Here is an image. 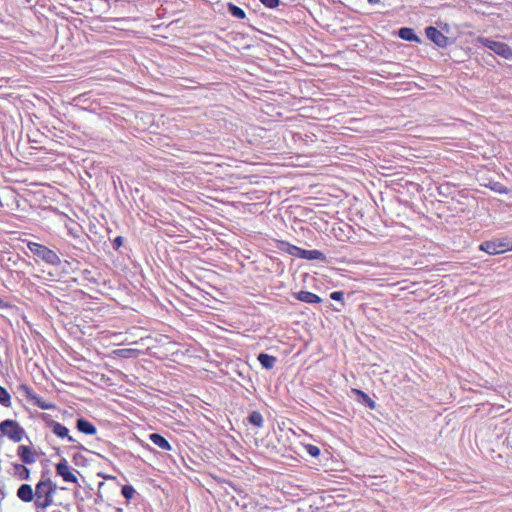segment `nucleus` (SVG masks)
I'll return each instance as SVG.
<instances>
[{
    "instance_id": "nucleus-19",
    "label": "nucleus",
    "mask_w": 512,
    "mask_h": 512,
    "mask_svg": "<svg viewBox=\"0 0 512 512\" xmlns=\"http://www.w3.org/2000/svg\"><path fill=\"white\" fill-rule=\"evenodd\" d=\"M248 421L249 423H251L253 426L255 427H262L263 426V423H264V419H263V416L261 415L260 412L258 411H253L249 417H248Z\"/></svg>"
},
{
    "instance_id": "nucleus-23",
    "label": "nucleus",
    "mask_w": 512,
    "mask_h": 512,
    "mask_svg": "<svg viewBox=\"0 0 512 512\" xmlns=\"http://www.w3.org/2000/svg\"><path fill=\"white\" fill-rule=\"evenodd\" d=\"M353 392L358 394L363 399V401L368 405L369 408H375V402L366 393L357 389H354Z\"/></svg>"
},
{
    "instance_id": "nucleus-24",
    "label": "nucleus",
    "mask_w": 512,
    "mask_h": 512,
    "mask_svg": "<svg viewBox=\"0 0 512 512\" xmlns=\"http://www.w3.org/2000/svg\"><path fill=\"white\" fill-rule=\"evenodd\" d=\"M135 494V489L131 485H125L122 488V495L127 499L130 500L133 498Z\"/></svg>"
},
{
    "instance_id": "nucleus-31",
    "label": "nucleus",
    "mask_w": 512,
    "mask_h": 512,
    "mask_svg": "<svg viewBox=\"0 0 512 512\" xmlns=\"http://www.w3.org/2000/svg\"><path fill=\"white\" fill-rule=\"evenodd\" d=\"M3 305V301L0 299V307H2Z\"/></svg>"
},
{
    "instance_id": "nucleus-9",
    "label": "nucleus",
    "mask_w": 512,
    "mask_h": 512,
    "mask_svg": "<svg viewBox=\"0 0 512 512\" xmlns=\"http://www.w3.org/2000/svg\"><path fill=\"white\" fill-rule=\"evenodd\" d=\"M296 298L302 302H305V303H320L321 302V298L312 293V292H308V291H300L296 294Z\"/></svg>"
},
{
    "instance_id": "nucleus-22",
    "label": "nucleus",
    "mask_w": 512,
    "mask_h": 512,
    "mask_svg": "<svg viewBox=\"0 0 512 512\" xmlns=\"http://www.w3.org/2000/svg\"><path fill=\"white\" fill-rule=\"evenodd\" d=\"M16 473L19 475L21 479L27 480L29 479L30 471L24 465L16 464L15 465Z\"/></svg>"
},
{
    "instance_id": "nucleus-6",
    "label": "nucleus",
    "mask_w": 512,
    "mask_h": 512,
    "mask_svg": "<svg viewBox=\"0 0 512 512\" xmlns=\"http://www.w3.org/2000/svg\"><path fill=\"white\" fill-rule=\"evenodd\" d=\"M427 37L439 47H445L448 44V38L435 27L426 28Z\"/></svg>"
},
{
    "instance_id": "nucleus-3",
    "label": "nucleus",
    "mask_w": 512,
    "mask_h": 512,
    "mask_svg": "<svg viewBox=\"0 0 512 512\" xmlns=\"http://www.w3.org/2000/svg\"><path fill=\"white\" fill-rule=\"evenodd\" d=\"M0 432L11 441L18 443L26 435L25 430L14 420L7 419L0 423Z\"/></svg>"
},
{
    "instance_id": "nucleus-13",
    "label": "nucleus",
    "mask_w": 512,
    "mask_h": 512,
    "mask_svg": "<svg viewBox=\"0 0 512 512\" xmlns=\"http://www.w3.org/2000/svg\"><path fill=\"white\" fill-rule=\"evenodd\" d=\"M77 428L80 432L87 435H94L96 433L95 426L84 419H79L77 421Z\"/></svg>"
},
{
    "instance_id": "nucleus-11",
    "label": "nucleus",
    "mask_w": 512,
    "mask_h": 512,
    "mask_svg": "<svg viewBox=\"0 0 512 512\" xmlns=\"http://www.w3.org/2000/svg\"><path fill=\"white\" fill-rule=\"evenodd\" d=\"M258 360H259L260 364L262 365V367L267 370L272 369L277 362L276 357L266 354V353L259 354Z\"/></svg>"
},
{
    "instance_id": "nucleus-15",
    "label": "nucleus",
    "mask_w": 512,
    "mask_h": 512,
    "mask_svg": "<svg viewBox=\"0 0 512 512\" xmlns=\"http://www.w3.org/2000/svg\"><path fill=\"white\" fill-rule=\"evenodd\" d=\"M48 489H53L51 486V482L49 480H42L36 485V497L37 499H42L45 496V492Z\"/></svg>"
},
{
    "instance_id": "nucleus-21",
    "label": "nucleus",
    "mask_w": 512,
    "mask_h": 512,
    "mask_svg": "<svg viewBox=\"0 0 512 512\" xmlns=\"http://www.w3.org/2000/svg\"><path fill=\"white\" fill-rule=\"evenodd\" d=\"M0 403L6 407L11 405V396L2 386H0Z\"/></svg>"
},
{
    "instance_id": "nucleus-30",
    "label": "nucleus",
    "mask_w": 512,
    "mask_h": 512,
    "mask_svg": "<svg viewBox=\"0 0 512 512\" xmlns=\"http://www.w3.org/2000/svg\"><path fill=\"white\" fill-rule=\"evenodd\" d=\"M370 4H378L380 3V0H368Z\"/></svg>"
},
{
    "instance_id": "nucleus-17",
    "label": "nucleus",
    "mask_w": 512,
    "mask_h": 512,
    "mask_svg": "<svg viewBox=\"0 0 512 512\" xmlns=\"http://www.w3.org/2000/svg\"><path fill=\"white\" fill-rule=\"evenodd\" d=\"M399 37L407 41H418V37L411 28H401L399 30Z\"/></svg>"
},
{
    "instance_id": "nucleus-26",
    "label": "nucleus",
    "mask_w": 512,
    "mask_h": 512,
    "mask_svg": "<svg viewBox=\"0 0 512 512\" xmlns=\"http://www.w3.org/2000/svg\"><path fill=\"white\" fill-rule=\"evenodd\" d=\"M287 252L293 256L299 257L301 256L302 249L299 247H296L294 245H288Z\"/></svg>"
},
{
    "instance_id": "nucleus-4",
    "label": "nucleus",
    "mask_w": 512,
    "mask_h": 512,
    "mask_svg": "<svg viewBox=\"0 0 512 512\" xmlns=\"http://www.w3.org/2000/svg\"><path fill=\"white\" fill-rule=\"evenodd\" d=\"M477 42L481 43L483 46L489 48L497 55L505 59H512V49L506 43L494 41L484 37L477 38Z\"/></svg>"
},
{
    "instance_id": "nucleus-10",
    "label": "nucleus",
    "mask_w": 512,
    "mask_h": 512,
    "mask_svg": "<svg viewBox=\"0 0 512 512\" xmlns=\"http://www.w3.org/2000/svg\"><path fill=\"white\" fill-rule=\"evenodd\" d=\"M113 354L119 358H136L140 355V351L134 348H122L114 350Z\"/></svg>"
},
{
    "instance_id": "nucleus-28",
    "label": "nucleus",
    "mask_w": 512,
    "mask_h": 512,
    "mask_svg": "<svg viewBox=\"0 0 512 512\" xmlns=\"http://www.w3.org/2000/svg\"><path fill=\"white\" fill-rule=\"evenodd\" d=\"M330 297L333 300L341 301V300H343L344 293L342 291H334L331 293Z\"/></svg>"
},
{
    "instance_id": "nucleus-16",
    "label": "nucleus",
    "mask_w": 512,
    "mask_h": 512,
    "mask_svg": "<svg viewBox=\"0 0 512 512\" xmlns=\"http://www.w3.org/2000/svg\"><path fill=\"white\" fill-rule=\"evenodd\" d=\"M52 429H53V433L56 434L58 437H61V438L68 437V440L70 442L74 441V439L72 437L68 436V432H69L68 428L65 427L64 425H62L61 423H58V422L54 423Z\"/></svg>"
},
{
    "instance_id": "nucleus-27",
    "label": "nucleus",
    "mask_w": 512,
    "mask_h": 512,
    "mask_svg": "<svg viewBox=\"0 0 512 512\" xmlns=\"http://www.w3.org/2000/svg\"><path fill=\"white\" fill-rule=\"evenodd\" d=\"M268 8H275L279 5V0H260Z\"/></svg>"
},
{
    "instance_id": "nucleus-2",
    "label": "nucleus",
    "mask_w": 512,
    "mask_h": 512,
    "mask_svg": "<svg viewBox=\"0 0 512 512\" xmlns=\"http://www.w3.org/2000/svg\"><path fill=\"white\" fill-rule=\"evenodd\" d=\"M480 250L489 255H498L512 250V238L505 237L497 240L485 241L480 244Z\"/></svg>"
},
{
    "instance_id": "nucleus-5",
    "label": "nucleus",
    "mask_w": 512,
    "mask_h": 512,
    "mask_svg": "<svg viewBox=\"0 0 512 512\" xmlns=\"http://www.w3.org/2000/svg\"><path fill=\"white\" fill-rule=\"evenodd\" d=\"M56 472L66 482L77 483V481H78L76 475L71 471L70 466L66 459H63L61 462H59L56 465Z\"/></svg>"
},
{
    "instance_id": "nucleus-14",
    "label": "nucleus",
    "mask_w": 512,
    "mask_h": 512,
    "mask_svg": "<svg viewBox=\"0 0 512 512\" xmlns=\"http://www.w3.org/2000/svg\"><path fill=\"white\" fill-rule=\"evenodd\" d=\"M300 258L308 259V260H324L325 256L319 250H304V249H302Z\"/></svg>"
},
{
    "instance_id": "nucleus-25",
    "label": "nucleus",
    "mask_w": 512,
    "mask_h": 512,
    "mask_svg": "<svg viewBox=\"0 0 512 512\" xmlns=\"http://www.w3.org/2000/svg\"><path fill=\"white\" fill-rule=\"evenodd\" d=\"M305 449H306L307 453L312 457H318L320 454V449L315 445H311V444L306 445Z\"/></svg>"
},
{
    "instance_id": "nucleus-29",
    "label": "nucleus",
    "mask_w": 512,
    "mask_h": 512,
    "mask_svg": "<svg viewBox=\"0 0 512 512\" xmlns=\"http://www.w3.org/2000/svg\"><path fill=\"white\" fill-rule=\"evenodd\" d=\"M492 189H494L495 191H497L499 193H507V189L500 184H496Z\"/></svg>"
},
{
    "instance_id": "nucleus-7",
    "label": "nucleus",
    "mask_w": 512,
    "mask_h": 512,
    "mask_svg": "<svg viewBox=\"0 0 512 512\" xmlns=\"http://www.w3.org/2000/svg\"><path fill=\"white\" fill-rule=\"evenodd\" d=\"M17 454L25 464H32L36 461L35 452H33L28 446L20 445L17 448Z\"/></svg>"
},
{
    "instance_id": "nucleus-18",
    "label": "nucleus",
    "mask_w": 512,
    "mask_h": 512,
    "mask_svg": "<svg viewBox=\"0 0 512 512\" xmlns=\"http://www.w3.org/2000/svg\"><path fill=\"white\" fill-rule=\"evenodd\" d=\"M53 492H54V489H48L47 492H45V496L42 497L43 498L42 501H41V499H37L36 505L41 508H46L49 505H51L53 502V499H52Z\"/></svg>"
},
{
    "instance_id": "nucleus-1",
    "label": "nucleus",
    "mask_w": 512,
    "mask_h": 512,
    "mask_svg": "<svg viewBox=\"0 0 512 512\" xmlns=\"http://www.w3.org/2000/svg\"><path fill=\"white\" fill-rule=\"evenodd\" d=\"M28 248L36 257L47 264L57 266L61 263L59 256L54 251L42 244L29 242Z\"/></svg>"
},
{
    "instance_id": "nucleus-8",
    "label": "nucleus",
    "mask_w": 512,
    "mask_h": 512,
    "mask_svg": "<svg viewBox=\"0 0 512 512\" xmlns=\"http://www.w3.org/2000/svg\"><path fill=\"white\" fill-rule=\"evenodd\" d=\"M33 495L32 487L28 484H22L17 491V496L24 502H31Z\"/></svg>"
},
{
    "instance_id": "nucleus-20",
    "label": "nucleus",
    "mask_w": 512,
    "mask_h": 512,
    "mask_svg": "<svg viewBox=\"0 0 512 512\" xmlns=\"http://www.w3.org/2000/svg\"><path fill=\"white\" fill-rule=\"evenodd\" d=\"M228 10L232 16H234L238 19H243L246 16L245 12L241 8H239L238 6H236L232 3L228 4Z\"/></svg>"
},
{
    "instance_id": "nucleus-12",
    "label": "nucleus",
    "mask_w": 512,
    "mask_h": 512,
    "mask_svg": "<svg viewBox=\"0 0 512 512\" xmlns=\"http://www.w3.org/2000/svg\"><path fill=\"white\" fill-rule=\"evenodd\" d=\"M151 442L163 450H171L169 442L160 434L153 433L149 436Z\"/></svg>"
}]
</instances>
